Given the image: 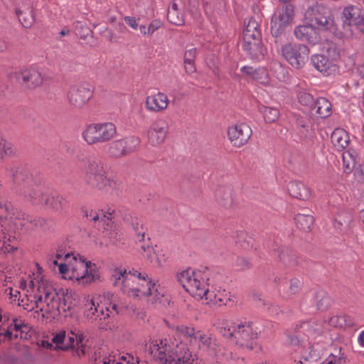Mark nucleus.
I'll return each instance as SVG.
<instances>
[{
  "mask_svg": "<svg viewBox=\"0 0 364 364\" xmlns=\"http://www.w3.org/2000/svg\"><path fill=\"white\" fill-rule=\"evenodd\" d=\"M114 285L119 287L122 291L130 297L146 299L152 304L164 302V291L159 285L136 270L127 271L123 268H115L112 274Z\"/></svg>",
  "mask_w": 364,
  "mask_h": 364,
  "instance_id": "obj_1",
  "label": "nucleus"
},
{
  "mask_svg": "<svg viewBox=\"0 0 364 364\" xmlns=\"http://www.w3.org/2000/svg\"><path fill=\"white\" fill-rule=\"evenodd\" d=\"M59 273L65 279L73 280L86 286L100 279V272L96 264L79 255L66 253L65 262L59 264Z\"/></svg>",
  "mask_w": 364,
  "mask_h": 364,
  "instance_id": "obj_2",
  "label": "nucleus"
},
{
  "mask_svg": "<svg viewBox=\"0 0 364 364\" xmlns=\"http://www.w3.org/2000/svg\"><path fill=\"white\" fill-rule=\"evenodd\" d=\"M30 286L33 291V304H31V309L36 308L44 314H50L55 311L60 313L66 311L70 308L68 304L65 295H60L53 288L50 282L47 279L41 278L34 282L31 280Z\"/></svg>",
  "mask_w": 364,
  "mask_h": 364,
  "instance_id": "obj_3",
  "label": "nucleus"
},
{
  "mask_svg": "<svg viewBox=\"0 0 364 364\" xmlns=\"http://www.w3.org/2000/svg\"><path fill=\"white\" fill-rule=\"evenodd\" d=\"M149 351L160 364H193L194 362L192 353L186 344L181 342L155 339L150 343Z\"/></svg>",
  "mask_w": 364,
  "mask_h": 364,
  "instance_id": "obj_4",
  "label": "nucleus"
},
{
  "mask_svg": "<svg viewBox=\"0 0 364 364\" xmlns=\"http://www.w3.org/2000/svg\"><path fill=\"white\" fill-rule=\"evenodd\" d=\"M220 333L239 347L253 350L258 338L257 327L252 322L226 321L221 323Z\"/></svg>",
  "mask_w": 364,
  "mask_h": 364,
  "instance_id": "obj_5",
  "label": "nucleus"
},
{
  "mask_svg": "<svg viewBox=\"0 0 364 364\" xmlns=\"http://www.w3.org/2000/svg\"><path fill=\"white\" fill-rule=\"evenodd\" d=\"M84 180L90 186L100 191H105L107 187L115 183L109 176V168L100 158L88 156L82 165Z\"/></svg>",
  "mask_w": 364,
  "mask_h": 364,
  "instance_id": "obj_6",
  "label": "nucleus"
},
{
  "mask_svg": "<svg viewBox=\"0 0 364 364\" xmlns=\"http://www.w3.org/2000/svg\"><path fill=\"white\" fill-rule=\"evenodd\" d=\"M175 330L178 336H183L188 340L190 344L197 346L198 350L207 355L216 356L221 351V345L208 331L185 326H177Z\"/></svg>",
  "mask_w": 364,
  "mask_h": 364,
  "instance_id": "obj_7",
  "label": "nucleus"
},
{
  "mask_svg": "<svg viewBox=\"0 0 364 364\" xmlns=\"http://www.w3.org/2000/svg\"><path fill=\"white\" fill-rule=\"evenodd\" d=\"M183 289L196 299H203L208 294L209 272L188 268L177 274Z\"/></svg>",
  "mask_w": 364,
  "mask_h": 364,
  "instance_id": "obj_8",
  "label": "nucleus"
},
{
  "mask_svg": "<svg viewBox=\"0 0 364 364\" xmlns=\"http://www.w3.org/2000/svg\"><path fill=\"white\" fill-rule=\"evenodd\" d=\"M16 226L17 222L9 206L0 204V250L4 252H11L16 249L11 244L15 238Z\"/></svg>",
  "mask_w": 364,
  "mask_h": 364,
  "instance_id": "obj_9",
  "label": "nucleus"
},
{
  "mask_svg": "<svg viewBox=\"0 0 364 364\" xmlns=\"http://www.w3.org/2000/svg\"><path fill=\"white\" fill-rule=\"evenodd\" d=\"M117 127L110 122H95L87 124L82 132V137L88 145L102 144L117 136Z\"/></svg>",
  "mask_w": 364,
  "mask_h": 364,
  "instance_id": "obj_10",
  "label": "nucleus"
},
{
  "mask_svg": "<svg viewBox=\"0 0 364 364\" xmlns=\"http://www.w3.org/2000/svg\"><path fill=\"white\" fill-rule=\"evenodd\" d=\"M305 23H311L321 31L335 29V21L330 8L316 4L307 9L304 14Z\"/></svg>",
  "mask_w": 364,
  "mask_h": 364,
  "instance_id": "obj_11",
  "label": "nucleus"
},
{
  "mask_svg": "<svg viewBox=\"0 0 364 364\" xmlns=\"http://www.w3.org/2000/svg\"><path fill=\"white\" fill-rule=\"evenodd\" d=\"M83 341V335L77 330H71L68 334L65 331H60L52 338V342L56 345V347L63 350L76 347V353L78 357L86 355V346Z\"/></svg>",
  "mask_w": 364,
  "mask_h": 364,
  "instance_id": "obj_12",
  "label": "nucleus"
},
{
  "mask_svg": "<svg viewBox=\"0 0 364 364\" xmlns=\"http://www.w3.org/2000/svg\"><path fill=\"white\" fill-rule=\"evenodd\" d=\"M294 18V9L291 4L278 6L272 16L270 31L273 36L277 37L284 33Z\"/></svg>",
  "mask_w": 364,
  "mask_h": 364,
  "instance_id": "obj_13",
  "label": "nucleus"
},
{
  "mask_svg": "<svg viewBox=\"0 0 364 364\" xmlns=\"http://www.w3.org/2000/svg\"><path fill=\"white\" fill-rule=\"evenodd\" d=\"M281 54L292 67L299 69L307 62L309 49L302 43H288L282 46Z\"/></svg>",
  "mask_w": 364,
  "mask_h": 364,
  "instance_id": "obj_14",
  "label": "nucleus"
},
{
  "mask_svg": "<svg viewBox=\"0 0 364 364\" xmlns=\"http://www.w3.org/2000/svg\"><path fill=\"white\" fill-rule=\"evenodd\" d=\"M140 142V139L136 136L114 140L107 145V153L111 159H121L135 151Z\"/></svg>",
  "mask_w": 364,
  "mask_h": 364,
  "instance_id": "obj_15",
  "label": "nucleus"
},
{
  "mask_svg": "<svg viewBox=\"0 0 364 364\" xmlns=\"http://www.w3.org/2000/svg\"><path fill=\"white\" fill-rule=\"evenodd\" d=\"M92 95L93 92L89 85H76L69 88L67 98L72 107L82 109L88 103Z\"/></svg>",
  "mask_w": 364,
  "mask_h": 364,
  "instance_id": "obj_16",
  "label": "nucleus"
},
{
  "mask_svg": "<svg viewBox=\"0 0 364 364\" xmlns=\"http://www.w3.org/2000/svg\"><path fill=\"white\" fill-rule=\"evenodd\" d=\"M252 134L251 127L246 123H238L228 129V137L231 144L237 148L245 145Z\"/></svg>",
  "mask_w": 364,
  "mask_h": 364,
  "instance_id": "obj_17",
  "label": "nucleus"
},
{
  "mask_svg": "<svg viewBox=\"0 0 364 364\" xmlns=\"http://www.w3.org/2000/svg\"><path fill=\"white\" fill-rule=\"evenodd\" d=\"M319 30L311 23H305L295 26L294 34L295 38L311 46L318 44L321 41Z\"/></svg>",
  "mask_w": 364,
  "mask_h": 364,
  "instance_id": "obj_18",
  "label": "nucleus"
},
{
  "mask_svg": "<svg viewBox=\"0 0 364 364\" xmlns=\"http://www.w3.org/2000/svg\"><path fill=\"white\" fill-rule=\"evenodd\" d=\"M168 132L167 122L163 119L156 120L146 130L147 141L152 146H159L164 142Z\"/></svg>",
  "mask_w": 364,
  "mask_h": 364,
  "instance_id": "obj_19",
  "label": "nucleus"
},
{
  "mask_svg": "<svg viewBox=\"0 0 364 364\" xmlns=\"http://www.w3.org/2000/svg\"><path fill=\"white\" fill-rule=\"evenodd\" d=\"M169 105L168 96L161 91L147 95L144 100L146 110L152 113H162L168 108Z\"/></svg>",
  "mask_w": 364,
  "mask_h": 364,
  "instance_id": "obj_20",
  "label": "nucleus"
},
{
  "mask_svg": "<svg viewBox=\"0 0 364 364\" xmlns=\"http://www.w3.org/2000/svg\"><path fill=\"white\" fill-rule=\"evenodd\" d=\"M40 178L38 176H34L33 173L23 168H17L13 172L14 188L20 194L23 193L25 189L35 185Z\"/></svg>",
  "mask_w": 364,
  "mask_h": 364,
  "instance_id": "obj_21",
  "label": "nucleus"
},
{
  "mask_svg": "<svg viewBox=\"0 0 364 364\" xmlns=\"http://www.w3.org/2000/svg\"><path fill=\"white\" fill-rule=\"evenodd\" d=\"M343 16L345 25L353 26L360 33L364 31V15L359 7L353 5L346 6L343 9Z\"/></svg>",
  "mask_w": 364,
  "mask_h": 364,
  "instance_id": "obj_22",
  "label": "nucleus"
},
{
  "mask_svg": "<svg viewBox=\"0 0 364 364\" xmlns=\"http://www.w3.org/2000/svg\"><path fill=\"white\" fill-rule=\"evenodd\" d=\"M98 306L100 307L101 315L104 319L117 314L119 309L125 307L123 304L119 302L117 295L109 292L103 295Z\"/></svg>",
  "mask_w": 364,
  "mask_h": 364,
  "instance_id": "obj_23",
  "label": "nucleus"
},
{
  "mask_svg": "<svg viewBox=\"0 0 364 364\" xmlns=\"http://www.w3.org/2000/svg\"><path fill=\"white\" fill-rule=\"evenodd\" d=\"M324 321L314 318L309 321H300L296 324V330L303 332L310 338H315L323 333Z\"/></svg>",
  "mask_w": 364,
  "mask_h": 364,
  "instance_id": "obj_24",
  "label": "nucleus"
},
{
  "mask_svg": "<svg viewBox=\"0 0 364 364\" xmlns=\"http://www.w3.org/2000/svg\"><path fill=\"white\" fill-rule=\"evenodd\" d=\"M311 61L314 68L324 76L333 75L338 73V66L323 55H313Z\"/></svg>",
  "mask_w": 364,
  "mask_h": 364,
  "instance_id": "obj_25",
  "label": "nucleus"
},
{
  "mask_svg": "<svg viewBox=\"0 0 364 364\" xmlns=\"http://www.w3.org/2000/svg\"><path fill=\"white\" fill-rule=\"evenodd\" d=\"M240 71L248 78L264 86L270 85V77L267 70L264 67L254 68L243 66Z\"/></svg>",
  "mask_w": 364,
  "mask_h": 364,
  "instance_id": "obj_26",
  "label": "nucleus"
},
{
  "mask_svg": "<svg viewBox=\"0 0 364 364\" xmlns=\"http://www.w3.org/2000/svg\"><path fill=\"white\" fill-rule=\"evenodd\" d=\"M21 79L24 85L29 89L40 87L43 82V76L35 66H30L21 72Z\"/></svg>",
  "mask_w": 364,
  "mask_h": 364,
  "instance_id": "obj_27",
  "label": "nucleus"
},
{
  "mask_svg": "<svg viewBox=\"0 0 364 364\" xmlns=\"http://www.w3.org/2000/svg\"><path fill=\"white\" fill-rule=\"evenodd\" d=\"M305 301L314 303V308L318 311H324L331 305V298L323 290L311 291L305 294Z\"/></svg>",
  "mask_w": 364,
  "mask_h": 364,
  "instance_id": "obj_28",
  "label": "nucleus"
},
{
  "mask_svg": "<svg viewBox=\"0 0 364 364\" xmlns=\"http://www.w3.org/2000/svg\"><path fill=\"white\" fill-rule=\"evenodd\" d=\"M242 48L252 60H261L267 53V49L263 46L261 38L243 41Z\"/></svg>",
  "mask_w": 364,
  "mask_h": 364,
  "instance_id": "obj_29",
  "label": "nucleus"
},
{
  "mask_svg": "<svg viewBox=\"0 0 364 364\" xmlns=\"http://www.w3.org/2000/svg\"><path fill=\"white\" fill-rule=\"evenodd\" d=\"M2 334L1 336L4 337V339L11 340L14 338H16L18 337L23 338V333L26 332L28 330V327L25 323L24 321L19 320L17 318L13 319V324H11L7 328L0 329Z\"/></svg>",
  "mask_w": 364,
  "mask_h": 364,
  "instance_id": "obj_30",
  "label": "nucleus"
},
{
  "mask_svg": "<svg viewBox=\"0 0 364 364\" xmlns=\"http://www.w3.org/2000/svg\"><path fill=\"white\" fill-rule=\"evenodd\" d=\"M208 302L218 306L227 305L230 299L229 292L221 287H217L211 285V288H208V294L204 296Z\"/></svg>",
  "mask_w": 364,
  "mask_h": 364,
  "instance_id": "obj_31",
  "label": "nucleus"
},
{
  "mask_svg": "<svg viewBox=\"0 0 364 364\" xmlns=\"http://www.w3.org/2000/svg\"><path fill=\"white\" fill-rule=\"evenodd\" d=\"M41 183V178H40L37 183H35V185L25 189V191L21 195L33 204L43 205L47 193L43 191Z\"/></svg>",
  "mask_w": 364,
  "mask_h": 364,
  "instance_id": "obj_32",
  "label": "nucleus"
},
{
  "mask_svg": "<svg viewBox=\"0 0 364 364\" xmlns=\"http://www.w3.org/2000/svg\"><path fill=\"white\" fill-rule=\"evenodd\" d=\"M288 191L291 196L301 200H308L311 196V189L299 181L291 182L288 186Z\"/></svg>",
  "mask_w": 364,
  "mask_h": 364,
  "instance_id": "obj_33",
  "label": "nucleus"
},
{
  "mask_svg": "<svg viewBox=\"0 0 364 364\" xmlns=\"http://www.w3.org/2000/svg\"><path fill=\"white\" fill-rule=\"evenodd\" d=\"M215 198L218 203L225 208L233 207L232 190L228 187L219 186L215 191Z\"/></svg>",
  "mask_w": 364,
  "mask_h": 364,
  "instance_id": "obj_34",
  "label": "nucleus"
},
{
  "mask_svg": "<svg viewBox=\"0 0 364 364\" xmlns=\"http://www.w3.org/2000/svg\"><path fill=\"white\" fill-rule=\"evenodd\" d=\"M331 142L338 149H344L348 144L349 136L348 133L343 129H336L331 134Z\"/></svg>",
  "mask_w": 364,
  "mask_h": 364,
  "instance_id": "obj_35",
  "label": "nucleus"
},
{
  "mask_svg": "<svg viewBox=\"0 0 364 364\" xmlns=\"http://www.w3.org/2000/svg\"><path fill=\"white\" fill-rule=\"evenodd\" d=\"M297 351L301 354V358L304 362L315 363L319 359V352L314 349V346L309 343L307 346H300Z\"/></svg>",
  "mask_w": 364,
  "mask_h": 364,
  "instance_id": "obj_36",
  "label": "nucleus"
},
{
  "mask_svg": "<svg viewBox=\"0 0 364 364\" xmlns=\"http://www.w3.org/2000/svg\"><path fill=\"white\" fill-rule=\"evenodd\" d=\"M261 38L259 24L255 19H250L243 31V41H254Z\"/></svg>",
  "mask_w": 364,
  "mask_h": 364,
  "instance_id": "obj_37",
  "label": "nucleus"
},
{
  "mask_svg": "<svg viewBox=\"0 0 364 364\" xmlns=\"http://www.w3.org/2000/svg\"><path fill=\"white\" fill-rule=\"evenodd\" d=\"M343 169L346 173H350L355 167L358 154L355 150L350 149L342 154Z\"/></svg>",
  "mask_w": 364,
  "mask_h": 364,
  "instance_id": "obj_38",
  "label": "nucleus"
},
{
  "mask_svg": "<svg viewBox=\"0 0 364 364\" xmlns=\"http://www.w3.org/2000/svg\"><path fill=\"white\" fill-rule=\"evenodd\" d=\"M43 205L47 208L59 210L65 207L66 200L61 195L47 193Z\"/></svg>",
  "mask_w": 364,
  "mask_h": 364,
  "instance_id": "obj_39",
  "label": "nucleus"
},
{
  "mask_svg": "<svg viewBox=\"0 0 364 364\" xmlns=\"http://www.w3.org/2000/svg\"><path fill=\"white\" fill-rule=\"evenodd\" d=\"M331 103L325 97H319L314 105L313 109L321 118H325L331 114Z\"/></svg>",
  "mask_w": 364,
  "mask_h": 364,
  "instance_id": "obj_40",
  "label": "nucleus"
},
{
  "mask_svg": "<svg viewBox=\"0 0 364 364\" xmlns=\"http://www.w3.org/2000/svg\"><path fill=\"white\" fill-rule=\"evenodd\" d=\"M294 220L297 228L305 232L309 231L314 223V217L309 214L298 213Z\"/></svg>",
  "mask_w": 364,
  "mask_h": 364,
  "instance_id": "obj_41",
  "label": "nucleus"
},
{
  "mask_svg": "<svg viewBox=\"0 0 364 364\" xmlns=\"http://www.w3.org/2000/svg\"><path fill=\"white\" fill-rule=\"evenodd\" d=\"M259 111L262 114L263 118L267 123H273L278 120L279 117V111L278 109L264 105L259 107Z\"/></svg>",
  "mask_w": 364,
  "mask_h": 364,
  "instance_id": "obj_42",
  "label": "nucleus"
},
{
  "mask_svg": "<svg viewBox=\"0 0 364 364\" xmlns=\"http://www.w3.org/2000/svg\"><path fill=\"white\" fill-rule=\"evenodd\" d=\"M16 14L23 27L30 28L33 24L34 16L31 8L28 7L24 11L16 9Z\"/></svg>",
  "mask_w": 364,
  "mask_h": 364,
  "instance_id": "obj_43",
  "label": "nucleus"
},
{
  "mask_svg": "<svg viewBox=\"0 0 364 364\" xmlns=\"http://www.w3.org/2000/svg\"><path fill=\"white\" fill-rule=\"evenodd\" d=\"M16 154V149L15 146L11 142L0 137V159L14 156Z\"/></svg>",
  "mask_w": 364,
  "mask_h": 364,
  "instance_id": "obj_44",
  "label": "nucleus"
},
{
  "mask_svg": "<svg viewBox=\"0 0 364 364\" xmlns=\"http://www.w3.org/2000/svg\"><path fill=\"white\" fill-rule=\"evenodd\" d=\"M85 306L86 307L85 314L88 318L92 319L95 317H99L100 320L104 319L101 313L100 314L98 311V309L100 307L98 306V304L96 306L92 299H87Z\"/></svg>",
  "mask_w": 364,
  "mask_h": 364,
  "instance_id": "obj_45",
  "label": "nucleus"
},
{
  "mask_svg": "<svg viewBox=\"0 0 364 364\" xmlns=\"http://www.w3.org/2000/svg\"><path fill=\"white\" fill-rule=\"evenodd\" d=\"M132 228L134 232L136 242H144L146 229L143 227L142 223L136 220L135 222L132 223Z\"/></svg>",
  "mask_w": 364,
  "mask_h": 364,
  "instance_id": "obj_46",
  "label": "nucleus"
},
{
  "mask_svg": "<svg viewBox=\"0 0 364 364\" xmlns=\"http://www.w3.org/2000/svg\"><path fill=\"white\" fill-rule=\"evenodd\" d=\"M279 259L288 266H293L296 263L294 254L288 250H283L279 255Z\"/></svg>",
  "mask_w": 364,
  "mask_h": 364,
  "instance_id": "obj_47",
  "label": "nucleus"
},
{
  "mask_svg": "<svg viewBox=\"0 0 364 364\" xmlns=\"http://www.w3.org/2000/svg\"><path fill=\"white\" fill-rule=\"evenodd\" d=\"M10 278L5 279V284H4L6 288L4 289V294L9 297V299L12 302L20 301V291L18 289H14L12 287L8 286V283L11 282Z\"/></svg>",
  "mask_w": 364,
  "mask_h": 364,
  "instance_id": "obj_48",
  "label": "nucleus"
},
{
  "mask_svg": "<svg viewBox=\"0 0 364 364\" xmlns=\"http://www.w3.org/2000/svg\"><path fill=\"white\" fill-rule=\"evenodd\" d=\"M167 19L171 23L176 26H181L184 23L183 16L178 11L168 10Z\"/></svg>",
  "mask_w": 364,
  "mask_h": 364,
  "instance_id": "obj_49",
  "label": "nucleus"
},
{
  "mask_svg": "<svg viewBox=\"0 0 364 364\" xmlns=\"http://www.w3.org/2000/svg\"><path fill=\"white\" fill-rule=\"evenodd\" d=\"M299 102L308 108H313L314 100L313 96L306 92H300L297 95Z\"/></svg>",
  "mask_w": 364,
  "mask_h": 364,
  "instance_id": "obj_50",
  "label": "nucleus"
},
{
  "mask_svg": "<svg viewBox=\"0 0 364 364\" xmlns=\"http://www.w3.org/2000/svg\"><path fill=\"white\" fill-rule=\"evenodd\" d=\"M141 253L144 258H146L150 263L152 264L156 252L154 248L148 243H144L140 245Z\"/></svg>",
  "mask_w": 364,
  "mask_h": 364,
  "instance_id": "obj_51",
  "label": "nucleus"
},
{
  "mask_svg": "<svg viewBox=\"0 0 364 364\" xmlns=\"http://www.w3.org/2000/svg\"><path fill=\"white\" fill-rule=\"evenodd\" d=\"M328 324L335 328H343L346 324V316L334 315L329 318Z\"/></svg>",
  "mask_w": 364,
  "mask_h": 364,
  "instance_id": "obj_52",
  "label": "nucleus"
},
{
  "mask_svg": "<svg viewBox=\"0 0 364 364\" xmlns=\"http://www.w3.org/2000/svg\"><path fill=\"white\" fill-rule=\"evenodd\" d=\"M162 26L163 23L159 19L152 20L147 26V33L149 35V36H152L153 33L159 28H160Z\"/></svg>",
  "mask_w": 364,
  "mask_h": 364,
  "instance_id": "obj_53",
  "label": "nucleus"
},
{
  "mask_svg": "<svg viewBox=\"0 0 364 364\" xmlns=\"http://www.w3.org/2000/svg\"><path fill=\"white\" fill-rule=\"evenodd\" d=\"M85 215L88 220L91 221L100 222V211H97L92 209H86L85 210Z\"/></svg>",
  "mask_w": 364,
  "mask_h": 364,
  "instance_id": "obj_54",
  "label": "nucleus"
},
{
  "mask_svg": "<svg viewBox=\"0 0 364 364\" xmlns=\"http://www.w3.org/2000/svg\"><path fill=\"white\" fill-rule=\"evenodd\" d=\"M236 262L241 269H247L251 267L250 259L246 257H238Z\"/></svg>",
  "mask_w": 364,
  "mask_h": 364,
  "instance_id": "obj_55",
  "label": "nucleus"
},
{
  "mask_svg": "<svg viewBox=\"0 0 364 364\" xmlns=\"http://www.w3.org/2000/svg\"><path fill=\"white\" fill-rule=\"evenodd\" d=\"M301 282L297 279H291L290 280L289 291L291 294H295L299 292L300 289Z\"/></svg>",
  "mask_w": 364,
  "mask_h": 364,
  "instance_id": "obj_56",
  "label": "nucleus"
},
{
  "mask_svg": "<svg viewBox=\"0 0 364 364\" xmlns=\"http://www.w3.org/2000/svg\"><path fill=\"white\" fill-rule=\"evenodd\" d=\"M125 23L134 30H137L139 28V18H136L133 16H125Z\"/></svg>",
  "mask_w": 364,
  "mask_h": 364,
  "instance_id": "obj_57",
  "label": "nucleus"
},
{
  "mask_svg": "<svg viewBox=\"0 0 364 364\" xmlns=\"http://www.w3.org/2000/svg\"><path fill=\"white\" fill-rule=\"evenodd\" d=\"M299 307L302 311H309L311 309H314V303H310L309 301H305V294L302 296V299L299 304Z\"/></svg>",
  "mask_w": 364,
  "mask_h": 364,
  "instance_id": "obj_58",
  "label": "nucleus"
},
{
  "mask_svg": "<svg viewBox=\"0 0 364 364\" xmlns=\"http://www.w3.org/2000/svg\"><path fill=\"white\" fill-rule=\"evenodd\" d=\"M165 262H166L165 255L162 252H158V253L156 252V255L154 257L152 264L154 266L161 267L164 264Z\"/></svg>",
  "mask_w": 364,
  "mask_h": 364,
  "instance_id": "obj_59",
  "label": "nucleus"
},
{
  "mask_svg": "<svg viewBox=\"0 0 364 364\" xmlns=\"http://www.w3.org/2000/svg\"><path fill=\"white\" fill-rule=\"evenodd\" d=\"M196 48H191L186 50L184 53V63L194 62L196 57Z\"/></svg>",
  "mask_w": 364,
  "mask_h": 364,
  "instance_id": "obj_60",
  "label": "nucleus"
},
{
  "mask_svg": "<svg viewBox=\"0 0 364 364\" xmlns=\"http://www.w3.org/2000/svg\"><path fill=\"white\" fill-rule=\"evenodd\" d=\"M114 214V211H107L104 212L103 210H100V222L106 223L107 221H111L112 219V215Z\"/></svg>",
  "mask_w": 364,
  "mask_h": 364,
  "instance_id": "obj_61",
  "label": "nucleus"
},
{
  "mask_svg": "<svg viewBox=\"0 0 364 364\" xmlns=\"http://www.w3.org/2000/svg\"><path fill=\"white\" fill-rule=\"evenodd\" d=\"M66 254L64 253L63 250H58L56 252V254L55 255V258L53 259L52 262L55 266H58L59 267V264L60 263H58V260L64 259H65V255Z\"/></svg>",
  "mask_w": 364,
  "mask_h": 364,
  "instance_id": "obj_62",
  "label": "nucleus"
},
{
  "mask_svg": "<svg viewBox=\"0 0 364 364\" xmlns=\"http://www.w3.org/2000/svg\"><path fill=\"white\" fill-rule=\"evenodd\" d=\"M185 64V69L187 73L192 74L194 73L196 70V68L195 67L194 62L191 63H184Z\"/></svg>",
  "mask_w": 364,
  "mask_h": 364,
  "instance_id": "obj_63",
  "label": "nucleus"
},
{
  "mask_svg": "<svg viewBox=\"0 0 364 364\" xmlns=\"http://www.w3.org/2000/svg\"><path fill=\"white\" fill-rule=\"evenodd\" d=\"M120 360H123L124 363L119 361L117 362L115 364H134L133 363H130L131 360H134V358L129 354H127V355L121 356Z\"/></svg>",
  "mask_w": 364,
  "mask_h": 364,
  "instance_id": "obj_64",
  "label": "nucleus"
}]
</instances>
